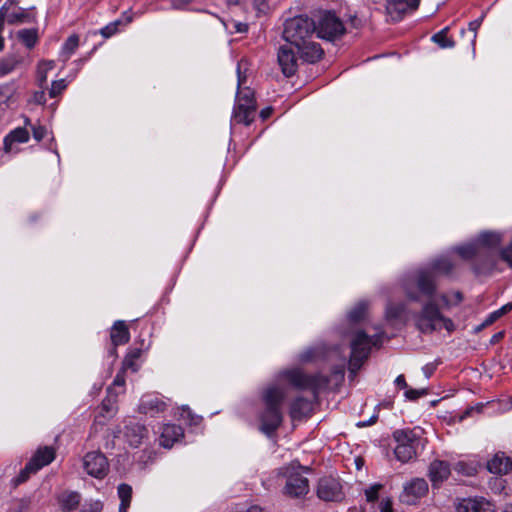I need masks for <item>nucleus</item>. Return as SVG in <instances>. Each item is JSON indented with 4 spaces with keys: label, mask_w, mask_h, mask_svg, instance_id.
Wrapping results in <instances>:
<instances>
[{
    "label": "nucleus",
    "mask_w": 512,
    "mask_h": 512,
    "mask_svg": "<svg viewBox=\"0 0 512 512\" xmlns=\"http://www.w3.org/2000/svg\"><path fill=\"white\" fill-rule=\"evenodd\" d=\"M447 32L448 27L443 28L432 36V41L441 48H453L455 46V42L447 36Z\"/></svg>",
    "instance_id": "33"
},
{
    "label": "nucleus",
    "mask_w": 512,
    "mask_h": 512,
    "mask_svg": "<svg viewBox=\"0 0 512 512\" xmlns=\"http://www.w3.org/2000/svg\"><path fill=\"white\" fill-rule=\"evenodd\" d=\"M148 429L134 420H129L125 425L124 436L132 447H138L148 438Z\"/></svg>",
    "instance_id": "15"
},
{
    "label": "nucleus",
    "mask_w": 512,
    "mask_h": 512,
    "mask_svg": "<svg viewBox=\"0 0 512 512\" xmlns=\"http://www.w3.org/2000/svg\"><path fill=\"white\" fill-rule=\"evenodd\" d=\"M501 242V235L495 232H483L473 242L460 245L454 251L464 260H472L476 275L490 274L496 267L494 250Z\"/></svg>",
    "instance_id": "3"
},
{
    "label": "nucleus",
    "mask_w": 512,
    "mask_h": 512,
    "mask_svg": "<svg viewBox=\"0 0 512 512\" xmlns=\"http://www.w3.org/2000/svg\"><path fill=\"white\" fill-rule=\"evenodd\" d=\"M285 493L290 497L299 498L309 491V481L299 472L291 473L287 477Z\"/></svg>",
    "instance_id": "14"
},
{
    "label": "nucleus",
    "mask_w": 512,
    "mask_h": 512,
    "mask_svg": "<svg viewBox=\"0 0 512 512\" xmlns=\"http://www.w3.org/2000/svg\"><path fill=\"white\" fill-rule=\"evenodd\" d=\"M480 28V25H479V22L478 21H471L469 23V30L472 31L474 33L473 35V43L475 42L476 40V36H477V30Z\"/></svg>",
    "instance_id": "55"
},
{
    "label": "nucleus",
    "mask_w": 512,
    "mask_h": 512,
    "mask_svg": "<svg viewBox=\"0 0 512 512\" xmlns=\"http://www.w3.org/2000/svg\"><path fill=\"white\" fill-rule=\"evenodd\" d=\"M37 80H38V84L41 88H44L46 82H47V72H44V70H42L40 72V67H38L37 69Z\"/></svg>",
    "instance_id": "51"
},
{
    "label": "nucleus",
    "mask_w": 512,
    "mask_h": 512,
    "mask_svg": "<svg viewBox=\"0 0 512 512\" xmlns=\"http://www.w3.org/2000/svg\"><path fill=\"white\" fill-rule=\"evenodd\" d=\"M380 512H393V502L390 497L383 498L379 503Z\"/></svg>",
    "instance_id": "46"
},
{
    "label": "nucleus",
    "mask_w": 512,
    "mask_h": 512,
    "mask_svg": "<svg viewBox=\"0 0 512 512\" xmlns=\"http://www.w3.org/2000/svg\"><path fill=\"white\" fill-rule=\"evenodd\" d=\"M426 394H427V389L409 388V389H406V391H405V397L411 401L417 400L418 398L425 396Z\"/></svg>",
    "instance_id": "44"
},
{
    "label": "nucleus",
    "mask_w": 512,
    "mask_h": 512,
    "mask_svg": "<svg viewBox=\"0 0 512 512\" xmlns=\"http://www.w3.org/2000/svg\"><path fill=\"white\" fill-rule=\"evenodd\" d=\"M378 416L376 414H374L369 420L367 421H361L357 424L358 427H366V426H369V425H372L376 422Z\"/></svg>",
    "instance_id": "56"
},
{
    "label": "nucleus",
    "mask_w": 512,
    "mask_h": 512,
    "mask_svg": "<svg viewBox=\"0 0 512 512\" xmlns=\"http://www.w3.org/2000/svg\"><path fill=\"white\" fill-rule=\"evenodd\" d=\"M382 488L383 485L380 483L372 484L368 488H366L364 490L366 501L369 503H375L379 499V492Z\"/></svg>",
    "instance_id": "38"
},
{
    "label": "nucleus",
    "mask_w": 512,
    "mask_h": 512,
    "mask_svg": "<svg viewBox=\"0 0 512 512\" xmlns=\"http://www.w3.org/2000/svg\"><path fill=\"white\" fill-rule=\"evenodd\" d=\"M18 61L15 58H6L0 61V76L11 73L17 66Z\"/></svg>",
    "instance_id": "39"
},
{
    "label": "nucleus",
    "mask_w": 512,
    "mask_h": 512,
    "mask_svg": "<svg viewBox=\"0 0 512 512\" xmlns=\"http://www.w3.org/2000/svg\"><path fill=\"white\" fill-rule=\"evenodd\" d=\"M437 366H438L437 362H431V363H427L426 365H424L422 368V371H423L425 377L430 378L433 375V373L435 372V370L437 369Z\"/></svg>",
    "instance_id": "48"
},
{
    "label": "nucleus",
    "mask_w": 512,
    "mask_h": 512,
    "mask_svg": "<svg viewBox=\"0 0 512 512\" xmlns=\"http://www.w3.org/2000/svg\"><path fill=\"white\" fill-rule=\"evenodd\" d=\"M282 377L298 389L310 390L315 398L329 383L328 377L322 374H305L296 369L284 371Z\"/></svg>",
    "instance_id": "7"
},
{
    "label": "nucleus",
    "mask_w": 512,
    "mask_h": 512,
    "mask_svg": "<svg viewBox=\"0 0 512 512\" xmlns=\"http://www.w3.org/2000/svg\"><path fill=\"white\" fill-rule=\"evenodd\" d=\"M316 24L308 16L299 15L286 20L283 38L293 46L300 58L307 63H315L323 56V50L317 42L312 41Z\"/></svg>",
    "instance_id": "2"
},
{
    "label": "nucleus",
    "mask_w": 512,
    "mask_h": 512,
    "mask_svg": "<svg viewBox=\"0 0 512 512\" xmlns=\"http://www.w3.org/2000/svg\"><path fill=\"white\" fill-rule=\"evenodd\" d=\"M317 496L326 502H339L344 499L342 486L338 479L323 477L317 486Z\"/></svg>",
    "instance_id": "11"
},
{
    "label": "nucleus",
    "mask_w": 512,
    "mask_h": 512,
    "mask_svg": "<svg viewBox=\"0 0 512 512\" xmlns=\"http://www.w3.org/2000/svg\"><path fill=\"white\" fill-rule=\"evenodd\" d=\"M55 456L56 452L52 447L44 446L38 448L25 467L14 479L15 485H19L27 481L31 474H35L43 467L49 465L55 459Z\"/></svg>",
    "instance_id": "8"
},
{
    "label": "nucleus",
    "mask_w": 512,
    "mask_h": 512,
    "mask_svg": "<svg viewBox=\"0 0 512 512\" xmlns=\"http://www.w3.org/2000/svg\"><path fill=\"white\" fill-rule=\"evenodd\" d=\"M255 112L256 106L249 104V101L239 102L235 104L232 118L234 122L248 126L254 120Z\"/></svg>",
    "instance_id": "19"
},
{
    "label": "nucleus",
    "mask_w": 512,
    "mask_h": 512,
    "mask_svg": "<svg viewBox=\"0 0 512 512\" xmlns=\"http://www.w3.org/2000/svg\"><path fill=\"white\" fill-rule=\"evenodd\" d=\"M287 396L285 387L280 385H269L262 391L264 410L259 416L260 431L271 436L282 424L283 416L281 405Z\"/></svg>",
    "instance_id": "4"
},
{
    "label": "nucleus",
    "mask_w": 512,
    "mask_h": 512,
    "mask_svg": "<svg viewBox=\"0 0 512 512\" xmlns=\"http://www.w3.org/2000/svg\"><path fill=\"white\" fill-rule=\"evenodd\" d=\"M454 268L453 262L445 256L434 259L430 266L417 270L413 276L403 281L402 287L405 296L413 302L427 301L420 311L414 314L415 327L422 334H432L444 328L451 333L456 326L453 320L445 316L439 305L433 300L437 292V274H449Z\"/></svg>",
    "instance_id": "1"
},
{
    "label": "nucleus",
    "mask_w": 512,
    "mask_h": 512,
    "mask_svg": "<svg viewBox=\"0 0 512 512\" xmlns=\"http://www.w3.org/2000/svg\"><path fill=\"white\" fill-rule=\"evenodd\" d=\"M112 345L119 346L126 344L130 339V333L126 323L122 320L116 321L110 332Z\"/></svg>",
    "instance_id": "23"
},
{
    "label": "nucleus",
    "mask_w": 512,
    "mask_h": 512,
    "mask_svg": "<svg viewBox=\"0 0 512 512\" xmlns=\"http://www.w3.org/2000/svg\"><path fill=\"white\" fill-rule=\"evenodd\" d=\"M395 384L401 389H407L408 387L404 375H398L395 379Z\"/></svg>",
    "instance_id": "54"
},
{
    "label": "nucleus",
    "mask_w": 512,
    "mask_h": 512,
    "mask_svg": "<svg viewBox=\"0 0 512 512\" xmlns=\"http://www.w3.org/2000/svg\"><path fill=\"white\" fill-rule=\"evenodd\" d=\"M80 501L81 495L78 492H65L59 498L61 509L64 512L75 510L78 507Z\"/></svg>",
    "instance_id": "28"
},
{
    "label": "nucleus",
    "mask_w": 512,
    "mask_h": 512,
    "mask_svg": "<svg viewBox=\"0 0 512 512\" xmlns=\"http://www.w3.org/2000/svg\"><path fill=\"white\" fill-rule=\"evenodd\" d=\"M405 310H406V305L404 303H399V304L390 303L386 307V317L388 319L399 318L402 314H404Z\"/></svg>",
    "instance_id": "37"
},
{
    "label": "nucleus",
    "mask_w": 512,
    "mask_h": 512,
    "mask_svg": "<svg viewBox=\"0 0 512 512\" xmlns=\"http://www.w3.org/2000/svg\"><path fill=\"white\" fill-rule=\"evenodd\" d=\"M166 403L157 396L147 395L141 399L139 410L141 413L155 416L166 410Z\"/></svg>",
    "instance_id": "21"
},
{
    "label": "nucleus",
    "mask_w": 512,
    "mask_h": 512,
    "mask_svg": "<svg viewBox=\"0 0 512 512\" xmlns=\"http://www.w3.org/2000/svg\"><path fill=\"white\" fill-rule=\"evenodd\" d=\"M312 409L311 402L303 397H298L291 403L290 417L293 420H300L309 415Z\"/></svg>",
    "instance_id": "24"
},
{
    "label": "nucleus",
    "mask_w": 512,
    "mask_h": 512,
    "mask_svg": "<svg viewBox=\"0 0 512 512\" xmlns=\"http://www.w3.org/2000/svg\"><path fill=\"white\" fill-rule=\"evenodd\" d=\"M512 310V304L508 303L502 306L500 309L490 313L488 317L485 319V321L476 329L477 331H480L482 328L491 325L493 322H495L497 319H499L501 316L506 314L507 312Z\"/></svg>",
    "instance_id": "34"
},
{
    "label": "nucleus",
    "mask_w": 512,
    "mask_h": 512,
    "mask_svg": "<svg viewBox=\"0 0 512 512\" xmlns=\"http://www.w3.org/2000/svg\"><path fill=\"white\" fill-rule=\"evenodd\" d=\"M55 66V63L53 60H49V61H41L39 64H38V67H40V72L42 70H44V72H48L49 70H52Z\"/></svg>",
    "instance_id": "52"
},
{
    "label": "nucleus",
    "mask_w": 512,
    "mask_h": 512,
    "mask_svg": "<svg viewBox=\"0 0 512 512\" xmlns=\"http://www.w3.org/2000/svg\"><path fill=\"white\" fill-rule=\"evenodd\" d=\"M502 512H512V505L507 506Z\"/></svg>",
    "instance_id": "64"
},
{
    "label": "nucleus",
    "mask_w": 512,
    "mask_h": 512,
    "mask_svg": "<svg viewBox=\"0 0 512 512\" xmlns=\"http://www.w3.org/2000/svg\"><path fill=\"white\" fill-rule=\"evenodd\" d=\"M4 29H0V51L4 49V38L2 36Z\"/></svg>",
    "instance_id": "63"
},
{
    "label": "nucleus",
    "mask_w": 512,
    "mask_h": 512,
    "mask_svg": "<svg viewBox=\"0 0 512 512\" xmlns=\"http://www.w3.org/2000/svg\"><path fill=\"white\" fill-rule=\"evenodd\" d=\"M450 465L446 461L434 460L430 463L428 477L435 487L445 481L450 475Z\"/></svg>",
    "instance_id": "17"
},
{
    "label": "nucleus",
    "mask_w": 512,
    "mask_h": 512,
    "mask_svg": "<svg viewBox=\"0 0 512 512\" xmlns=\"http://www.w3.org/2000/svg\"><path fill=\"white\" fill-rule=\"evenodd\" d=\"M367 310V303L366 302H359L349 313L348 318L352 322H359L361 321L366 313Z\"/></svg>",
    "instance_id": "36"
},
{
    "label": "nucleus",
    "mask_w": 512,
    "mask_h": 512,
    "mask_svg": "<svg viewBox=\"0 0 512 512\" xmlns=\"http://www.w3.org/2000/svg\"><path fill=\"white\" fill-rule=\"evenodd\" d=\"M116 398L117 393L112 395L107 394L106 399H104L102 402V409L105 411V413H113L115 411Z\"/></svg>",
    "instance_id": "42"
},
{
    "label": "nucleus",
    "mask_w": 512,
    "mask_h": 512,
    "mask_svg": "<svg viewBox=\"0 0 512 512\" xmlns=\"http://www.w3.org/2000/svg\"><path fill=\"white\" fill-rule=\"evenodd\" d=\"M79 46V36L76 34L70 35L63 43L60 50V59L66 62L75 53Z\"/></svg>",
    "instance_id": "29"
},
{
    "label": "nucleus",
    "mask_w": 512,
    "mask_h": 512,
    "mask_svg": "<svg viewBox=\"0 0 512 512\" xmlns=\"http://www.w3.org/2000/svg\"><path fill=\"white\" fill-rule=\"evenodd\" d=\"M32 101L35 104H39V105L45 104L46 103V95H45L44 90L36 91L33 94Z\"/></svg>",
    "instance_id": "49"
},
{
    "label": "nucleus",
    "mask_w": 512,
    "mask_h": 512,
    "mask_svg": "<svg viewBox=\"0 0 512 512\" xmlns=\"http://www.w3.org/2000/svg\"><path fill=\"white\" fill-rule=\"evenodd\" d=\"M16 38L29 50L33 49L39 41L37 28H24L16 33Z\"/></svg>",
    "instance_id": "26"
},
{
    "label": "nucleus",
    "mask_w": 512,
    "mask_h": 512,
    "mask_svg": "<svg viewBox=\"0 0 512 512\" xmlns=\"http://www.w3.org/2000/svg\"><path fill=\"white\" fill-rule=\"evenodd\" d=\"M184 436L181 426L176 424H166L162 428L160 435V444L165 448H171L175 442Z\"/></svg>",
    "instance_id": "20"
},
{
    "label": "nucleus",
    "mask_w": 512,
    "mask_h": 512,
    "mask_svg": "<svg viewBox=\"0 0 512 512\" xmlns=\"http://www.w3.org/2000/svg\"><path fill=\"white\" fill-rule=\"evenodd\" d=\"M121 24V19L110 22L109 24L100 29V34L105 38H109L118 32V27Z\"/></svg>",
    "instance_id": "40"
},
{
    "label": "nucleus",
    "mask_w": 512,
    "mask_h": 512,
    "mask_svg": "<svg viewBox=\"0 0 512 512\" xmlns=\"http://www.w3.org/2000/svg\"><path fill=\"white\" fill-rule=\"evenodd\" d=\"M344 32V24L332 12H325L321 15L315 31L319 38L330 41L340 37Z\"/></svg>",
    "instance_id": "9"
},
{
    "label": "nucleus",
    "mask_w": 512,
    "mask_h": 512,
    "mask_svg": "<svg viewBox=\"0 0 512 512\" xmlns=\"http://www.w3.org/2000/svg\"><path fill=\"white\" fill-rule=\"evenodd\" d=\"M457 512H494L493 505L484 498L463 499L457 506Z\"/></svg>",
    "instance_id": "18"
},
{
    "label": "nucleus",
    "mask_w": 512,
    "mask_h": 512,
    "mask_svg": "<svg viewBox=\"0 0 512 512\" xmlns=\"http://www.w3.org/2000/svg\"><path fill=\"white\" fill-rule=\"evenodd\" d=\"M453 298L455 300L454 304H459L463 300V295L461 292L457 291L453 294Z\"/></svg>",
    "instance_id": "59"
},
{
    "label": "nucleus",
    "mask_w": 512,
    "mask_h": 512,
    "mask_svg": "<svg viewBox=\"0 0 512 512\" xmlns=\"http://www.w3.org/2000/svg\"><path fill=\"white\" fill-rule=\"evenodd\" d=\"M32 133L35 140L41 141L46 136L47 130L42 125H33Z\"/></svg>",
    "instance_id": "45"
},
{
    "label": "nucleus",
    "mask_w": 512,
    "mask_h": 512,
    "mask_svg": "<svg viewBox=\"0 0 512 512\" xmlns=\"http://www.w3.org/2000/svg\"><path fill=\"white\" fill-rule=\"evenodd\" d=\"M404 2L408 4L410 11H415L420 4V0H404Z\"/></svg>",
    "instance_id": "57"
},
{
    "label": "nucleus",
    "mask_w": 512,
    "mask_h": 512,
    "mask_svg": "<svg viewBox=\"0 0 512 512\" xmlns=\"http://www.w3.org/2000/svg\"><path fill=\"white\" fill-rule=\"evenodd\" d=\"M504 336V332L500 331V332H497L495 333L491 339H490V343L491 344H496L498 343Z\"/></svg>",
    "instance_id": "58"
},
{
    "label": "nucleus",
    "mask_w": 512,
    "mask_h": 512,
    "mask_svg": "<svg viewBox=\"0 0 512 512\" xmlns=\"http://www.w3.org/2000/svg\"><path fill=\"white\" fill-rule=\"evenodd\" d=\"M31 21L32 18L23 8H20L18 11L10 13L7 17V22L9 24L29 23Z\"/></svg>",
    "instance_id": "35"
},
{
    "label": "nucleus",
    "mask_w": 512,
    "mask_h": 512,
    "mask_svg": "<svg viewBox=\"0 0 512 512\" xmlns=\"http://www.w3.org/2000/svg\"><path fill=\"white\" fill-rule=\"evenodd\" d=\"M117 493L121 500L119 512H127L132 498V487L126 483H122L118 486Z\"/></svg>",
    "instance_id": "31"
},
{
    "label": "nucleus",
    "mask_w": 512,
    "mask_h": 512,
    "mask_svg": "<svg viewBox=\"0 0 512 512\" xmlns=\"http://www.w3.org/2000/svg\"><path fill=\"white\" fill-rule=\"evenodd\" d=\"M487 468L494 474H506L512 468V461L504 453H496L494 457L488 461Z\"/></svg>",
    "instance_id": "22"
},
{
    "label": "nucleus",
    "mask_w": 512,
    "mask_h": 512,
    "mask_svg": "<svg viewBox=\"0 0 512 512\" xmlns=\"http://www.w3.org/2000/svg\"><path fill=\"white\" fill-rule=\"evenodd\" d=\"M277 60L285 77H291L297 72L298 58L296 57L293 46L288 44L280 46Z\"/></svg>",
    "instance_id": "13"
},
{
    "label": "nucleus",
    "mask_w": 512,
    "mask_h": 512,
    "mask_svg": "<svg viewBox=\"0 0 512 512\" xmlns=\"http://www.w3.org/2000/svg\"><path fill=\"white\" fill-rule=\"evenodd\" d=\"M393 438L396 442L394 454L397 460L402 463H407L416 457V451L420 442V437L415 430H396L393 432Z\"/></svg>",
    "instance_id": "6"
},
{
    "label": "nucleus",
    "mask_w": 512,
    "mask_h": 512,
    "mask_svg": "<svg viewBox=\"0 0 512 512\" xmlns=\"http://www.w3.org/2000/svg\"><path fill=\"white\" fill-rule=\"evenodd\" d=\"M243 66H246V63L241 60L237 65V95H236V103L242 102L246 103L249 101V104L252 106H256V102L254 99V93L249 87H245L244 85L247 82V76L244 72H242Z\"/></svg>",
    "instance_id": "16"
},
{
    "label": "nucleus",
    "mask_w": 512,
    "mask_h": 512,
    "mask_svg": "<svg viewBox=\"0 0 512 512\" xmlns=\"http://www.w3.org/2000/svg\"><path fill=\"white\" fill-rule=\"evenodd\" d=\"M103 509V504L101 501H89L86 502L81 508L80 512H101Z\"/></svg>",
    "instance_id": "43"
},
{
    "label": "nucleus",
    "mask_w": 512,
    "mask_h": 512,
    "mask_svg": "<svg viewBox=\"0 0 512 512\" xmlns=\"http://www.w3.org/2000/svg\"><path fill=\"white\" fill-rule=\"evenodd\" d=\"M233 27L237 33H245L248 30V25L242 22H234Z\"/></svg>",
    "instance_id": "53"
},
{
    "label": "nucleus",
    "mask_w": 512,
    "mask_h": 512,
    "mask_svg": "<svg viewBox=\"0 0 512 512\" xmlns=\"http://www.w3.org/2000/svg\"><path fill=\"white\" fill-rule=\"evenodd\" d=\"M272 110L271 108H266V109H263L260 113V116L265 119L267 118L270 114H271Z\"/></svg>",
    "instance_id": "62"
},
{
    "label": "nucleus",
    "mask_w": 512,
    "mask_h": 512,
    "mask_svg": "<svg viewBox=\"0 0 512 512\" xmlns=\"http://www.w3.org/2000/svg\"><path fill=\"white\" fill-rule=\"evenodd\" d=\"M67 87L65 79H60L53 81L51 84V88L49 90V96L51 98L57 97L59 94H61Z\"/></svg>",
    "instance_id": "41"
},
{
    "label": "nucleus",
    "mask_w": 512,
    "mask_h": 512,
    "mask_svg": "<svg viewBox=\"0 0 512 512\" xmlns=\"http://www.w3.org/2000/svg\"><path fill=\"white\" fill-rule=\"evenodd\" d=\"M428 493V483L424 478H413L403 485L399 496L402 503L413 505Z\"/></svg>",
    "instance_id": "10"
},
{
    "label": "nucleus",
    "mask_w": 512,
    "mask_h": 512,
    "mask_svg": "<svg viewBox=\"0 0 512 512\" xmlns=\"http://www.w3.org/2000/svg\"><path fill=\"white\" fill-rule=\"evenodd\" d=\"M29 140V132L25 128H16L4 138V148L7 152L12 150L13 143H25Z\"/></svg>",
    "instance_id": "27"
},
{
    "label": "nucleus",
    "mask_w": 512,
    "mask_h": 512,
    "mask_svg": "<svg viewBox=\"0 0 512 512\" xmlns=\"http://www.w3.org/2000/svg\"><path fill=\"white\" fill-rule=\"evenodd\" d=\"M8 10H9V7H8L7 3L2 5L0 8V29H4L5 21L7 20V17L9 15Z\"/></svg>",
    "instance_id": "50"
},
{
    "label": "nucleus",
    "mask_w": 512,
    "mask_h": 512,
    "mask_svg": "<svg viewBox=\"0 0 512 512\" xmlns=\"http://www.w3.org/2000/svg\"><path fill=\"white\" fill-rule=\"evenodd\" d=\"M386 10L391 20L394 22L400 21L405 14L410 11L408 4L405 3L404 0H389Z\"/></svg>",
    "instance_id": "25"
},
{
    "label": "nucleus",
    "mask_w": 512,
    "mask_h": 512,
    "mask_svg": "<svg viewBox=\"0 0 512 512\" xmlns=\"http://www.w3.org/2000/svg\"><path fill=\"white\" fill-rule=\"evenodd\" d=\"M84 470L92 477L104 478L108 472V461L101 452H89L83 458Z\"/></svg>",
    "instance_id": "12"
},
{
    "label": "nucleus",
    "mask_w": 512,
    "mask_h": 512,
    "mask_svg": "<svg viewBox=\"0 0 512 512\" xmlns=\"http://www.w3.org/2000/svg\"><path fill=\"white\" fill-rule=\"evenodd\" d=\"M246 512H263V509L258 505H252L246 510Z\"/></svg>",
    "instance_id": "61"
},
{
    "label": "nucleus",
    "mask_w": 512,
    "mask_h": 512,
    "mask_svg": "<svg viewBox=\"0 0 512 512\" xmlns=\"http://www.w3.org/2000/svg\"><path fill=\"white\" fill-rule=\"evenodd\" d=\"M141 354L142 349L140 348L129 349L122 362L123 370H131L132 372H137L139 369L137 361L139 360Z\"/></svg>",
    "instance_id": "30"
},
{
    "label": "nucleus",
    "mask_w": 512,
    "mask_h": 512,
    "mask_svg": "<svg viewBox=\"0 0 512 512\" xmlns=\"http://www.w3.org/2000/svg\"><path fill=\"white\" fill-rule=\"evenodd\" d=\"M379 341L378 336H368L363 331H358L351 342V355L349 360V371L356 374L364 361L368 358L372 346Z\"/></svg>",
    "instance_id": "5"
},
{
    "label": "nucleus",
    "mask_w": 512,
    "mask_h": 512,
    "mask_svg": "<svg viewBox=\"0 0 512 512\" xmlns=\"http://www.w3.org/2000/svg\"><path fill=\"white\" fill-rule=\"evenodd\" d=\"M440 300H441V302L443 303V305H444L445 307L449 308V307L451 306V304H450V302H449L448 297H447V295H446V294H442V295L440 296Z\"/></svg>",
    "instance_id": "60"
},
{
    "label": "nucleus",
    "mask_w": 512,
    "mask_h": 512,
    "mask_svg": "<svg viewBox=\"0 0 512 512\" xmlns=\"http://www.w3.org/2000/svg\"><path fill=\"white\" fill-rule=\"evenodd\" d=\"M501 258L512 266V241L506 248L501 250Z\"/></svg>",
    "instance_id": "47"
},
{
    "label": "nucleus",
    "mask_w": 512,
    "mask_h": 512,
    "mask_svg": "<svg viewBox=\"0 0 512 512\" xmlns=\"http://www.w3.org/2000/svg\"><path fill=\"white\" fill-rule=\"evenodd\" d=\"M125 371L123 370V367L121 370L116 374L112 384L107 388V394L112 395L117 393H123L124 387H125Z\"/></svg>",
    "instance_id": "32"
}]
</instances>
